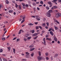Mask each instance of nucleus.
<instances>
[{"instance_id":"1","label":"nucleus","mask_w":61,"mask_h":61,"mask_svg":"<svg viewBox=\"0 0 61 61\" xmlns=\"http://www.w3.org/2000/svg\"><path fill=\"white\" fill-rule=\"evenodd\" d=\"M46 16L48 17H50L51 16V15L50 13L48 12L46 13Z\"/></svg>"},{"instance_id":"2","label":"nucleus","mask_w":61,"mask_h":61,"mask_svg":"<svg viewBox=\"0 0 61 61\" xmlns=\"http://www.w3.org/2000/svg\"><path fill=\"white\" fill-rule=\"evenodd\" d=\"M53 31V32H54L55 31L52 28H50L48 30V31Z\"/></svg>"},{"instance_id":"3","label":"nucleus","mask_w":61,"mask_h":61,"mask_svg":"<svg viewBox=\"0 0 61 61\" xmlns=\"http://www.w3.org/2000/svg\"><path fill=\"white\" fill-rule=\"evenodd\" d=\"M40 34V32H38L36 33H35L34 34H32V36H37L38 35V34Z\"/></svg>"},{"instance_id":"4","label":"nucleus","mask_w":61,"mask_h":61,"mask_svg":"<svg viewBox=\"0 0 61 61\" xmlns=\"http://www.w3.org/2000/svg\"><path fill=\"white\" fill-rule=\"evenodd\" d=\"M35 16L36 17V19H37V20L38 21H40V19L39 18H38V17H39V16L38 15H35Z\"/></svg>"},{"instance_id":"5","label":"nucleus","mask_w":61,"mask_h":61,"mask_svg":"<svg viewBox=\"0 0 61 61\" xmlns=\"http://www.w3.org/2000/svg\"><path fill=\"white\" fill-rule=\"evenodd\" d=\"M54 36V40L55 41H56V42H57V38L55 36Z\"/></svg>"},{"instance_id":"6","label":"nucleus","mask_w":61,"mask_h":61,"mask_svg":"<svg viewBox=\"0 0 61 61\" xmlns=\"http://www.w3.org/2000/svg\"><path fill=\"white\" fill-rule=\"evenodd\" d=\"M37 59H38L39 61H40V60L42 59V57L38 56L37 57Z\"/></svg>"},{"instance_id":"7","label":"nucleus","mask_w":61,"mask_h":61,"mask_svg":"<svg viewBox=\"0 0 61 61\" xmlns=\"http://www.w3.org/2000/svg\"><path fill=\"white\" fill-rule=\"evenodd\" d=\"M43 41L44 42V45H46V38H43Z\"/></svg>"},{"instance_id":"8","label":"nucleus","mask_w":61,"mask_h":61,"mask_svg":"<svg viewBox=\"0 0 61 61\" xmlns=\"http://www.w3.org/2000/svg\"><path fill=\"white\" fill-rule=\"evenodd\" d=\"M50 34L51 35H52V36H54V33H53V32L52 31H51L50 32Z\"/></svg>"},{"instance_id":"9","label":"nucleus","mask_w":61,"mask_h":61,"mask_svg":"<svg viewBox=\"0 0 61 61\" xmlns=\"http://www.w3.org/2000/svg\"><path fill=\"white\" fill-rule=\"evenodd\" d=\"M30 33H32V34H33L34 33V32H35V30H31L30 31Z\"/></svg>"},{"instance_id":"10","label":"nucleus","mask_w":61,"mask_h":61,"mask_svg":"<svg viewBox=\"0 0 61 61\" xmlns=\"http://www.w3.org/2000/svg\"><path fill=\"white\" fill-rule=\"evenodd\" d=\"M7 48L8 50V51H10L11 50V47H7Z\"/></svg>"},{"instance_id":"11","label":"nucleus","mask_w":61,"mask_h":61,"mask_svg":"<svg viewBox=\"0 0 61 61\" xmlns=\"http://www.w3.org/2000/svg\"><path fill=\"white\" fill-rule=\"evenodd\" d=\"M59 15L58 14V13L56 15V18H58L59 17Z\"/></svg>"},{"instance_id":"12","label":"nucleus","mask_w":61,"mask_h":61,"mask_svg":"<svg viewBox=\"0 0 61 61\" xmlns=\"http://www.w3.org/2000/svg\"><path fill=\"white\" fill-rule=\"evenodd\" d=\"M9 13H11L13 12V10H10L8 11Z\"/></svg>"},{"instance_id":"13","label":"nucleus","mask_w":61,"mask_h":61,"mask_svg":"<svg viewBox=\"0 0 61 61\" xmlns=\"http://www.w3.org/2000/svg\"><path fill=\"white\" fill-rule=\"evenodd\" d=\"M35 49V48H32L30 50V51H33V50H34Z\"/></svg>"},{"instance_id":"14","label":"nucleus","mask_w":61,"mask_h":61,"mask_svg":"<svg viewBox=\"0 0 61 61\" xmlns=\"http://www.w3.org/2000/svg\"><path fill=\"white\" fill-rule=\"evenodd\" d=\"M48 12L50 13H52V12H53V10H49Z\"/></svg>"},{"instance_id":"15","label":"nucleus","mask_w":61,"mask_h":61,"mask_svg":"<svg viewBox=\"0 0 61 61\" xmlns=\"http://www.w3.org/2000/svg\"><path fill=\"white\" fill-rule=\"evenodd\" d=\"M58 54H56L55 55L54 57L56 58V57H57V56H58Z\"/></svg>"},{"instance_id":"16","label":"nucleus","mask_w":61,"mask_h":61,"mask_svg":"<svg viewBox=\"0 0 61 61\" xmlns=\"http://www.w3.org/2000/svg\"><path fill=\"white\" fill-rule=\"evenodd\" d=\"M46 40H48L49 41H51V39L50 38H47L46 39Z\"/></svg>"},{"instance_id":"17","label":"nucleus","mask_w":61,"mask_h":61,"mask_svg":"<svg viewBox=\"0 0 61 61\" xmlns=\"http://www.w3.org/2000/svg\"><path fill=\"white\" fill-rule=\"evenodd\" d=\"M42 25L43 26H45V25H46V23H43Z\"/></svg>"},{"instance_id":"18","label":"nucleus","mask_w":61,"mask_h":61,"mask_svg":"<svg viewBox=\"0 0 61 61\" xmlns=\"http://www.w3.org/2000/svg\"><path fill=\"white\" fill-rule=\"evenodd\" d=\"M38 53L39 56H41V52L40 51H39Z\"/></svg>"},{"instance_id":"19","label":"nucleus","mask_w":61,"mask_h":61,"mask_svg":"<svg viewBox=\"0 0 61 61\" xmlns=\"http://www.w3.org/2000/svg\"><path fill=\"white\" fill-rule=\"evenodd\" d=\"M54 27L55 30H57V29H58V28H57V27H56L55 26H54Z\"/></svg>"},{"instance_id":"20","label":"nucleus","mask_w":61,"mask_h":61,"mask_svg":"<svg viewBox=\"0 0 61 61\" xmlns=\"http://www.w3.org/2000/svg\"><path fill=\"white\" fill-rule=\"evenodd\" d=\"M19 10H21V5H19Z\"/></svg>"},{"instance_id":"21","label":"nucleus","mask_w":61,"mask_h":61,"mask_svg":"<svg viewBox=\"0 0 61 61\" xmlns=\"http://www.w3.org/2000/svg\"><path fill=\"white\" fill-rule=\"evenodd\" d=\"M5 2L7 4H9V1H8V0H6L5 1Z\"/></svg>"},{"instance_id":"22","label":"nucleus","mask_w":61,"mask_h":61,"mask_svg":"<svg viewBox=\"0 0 61 61\" xmlns=\"http://www.w3.org/2000/svg\"><path fill=\"white\" fill-rule=\"evenodd\" d=\"M47 3L49 5H51V4H52V3H51V2H50V1H49Z\"/></svg>"},{"instance_id":"23","label":"nucleus","mask_w":61,"mask_h":61,"mask_svg":"<svg viewBox=\"0 0 61 61\" xmlns=\"http://www.w3.org/2000/svg\"><path fill=\"white\" fill-rule=\"evenodd\" d=\"M46 8L47 10H49V7L48 6H47L46 7Z\"/></svg>"},{"instance_id":"24","label":"nucleus","mask_w":61,"mask_h":61,"mask_svg":"<svg viewBox=\"0 0 61 61\" xmlns=\"http://www.w3.org/2000/svg\"><path fill=\"white\" fill-rule=\"evenodd\" d=\"M22 30L21 29L20 30V31H19L18 33L19 34H20L21 33V31H22Z\"/></svg>"},{"instance_id":"25","label":"nucleus","mask_w":61,"mask_h":61,"mask_svg":"<svg viewBox=\"0 0 61 61\" xmlns=\"http://www.w3.org/2000/svg\"><path fill=\"white\" fill-rule=\"evenodd\" d=\"M25 21V19H23V20L21 22V24H22Z\"/></svg>"},{"instance_id":"26","label":"nucleus","mask_w":61,"mask_h":61,"mask_svg":"<svg viewBox=\"0 0 61 61\" xmlns=\"http://www.w3.org/2000/svg\"><path fill=\"white\" fill-rule=\"evenodd\" d=\"M13 53H14V54H15V49L14 48L13 49Z\"/></svg>"},{"instance_id":"27","label":"nucleus","mask_w":61,"mask_h":61,"mask_svg":"<svg viewBox=\"0 0 61 61\" xmlns=\"http://www.w3.org/2000/svg\"><path fill=\"white\" fill-rule=\"evenodd\" d=\"M25 54L26 55H29L30 53L28 52H25Z\"/></svg>"},{"instance_id":"28","label":"nucleus","mask_w":61,"mask_h":61,"mask_svg":"<svg viewBox=\"0 0 61 61\" xmlns=\"http://www.w3.org/2000/svg\"><path fill=\"white\" fill-rule=\"evenodd\" d=\"M28 25H34L31 23H30L28 24Z\"/></svg>"},{"instance_id":"29","label":"nucleus","mask_w":61,"mask_h":61,"mask_svg":"<svg viewBox=\"0 0 61 61\" xmlns=\"http://www.w3.org/2000/svg\"><path fill=\"white\" fill-rule=\"evenodd\" d=\"M50 7H51L53 5V4L51 3V4L50 5Z\"/></svg>"},{"instance_id":"30","label":"nucleus","mask_w":61,"mask_h":61,"mask_svg":"<svg viewBox=\"0 0 61 61\" xmlns=\"http://www.w3.org/2000/svg\"><path fill=\"white\" fill-rule=\"evenodd\" d=\"M2 40H3L4 41V40H5V38H2Z\"/></svg>"},{"instance_id":"31","label":"nucleus","mask_w":61,"mask_h":61,"mask_svg":"<svg viewBox=\"0 0 61 61\" xmlns=\"http://www.w3.org/2000/svg\"><path fill=\"white\" fill-rule=\"evenodd\" d=\"M57 24H59V22H58V21L57 20H55Z\"/></svg>"},{"instance_id":"32","label":"nucleus","mask_w":61,"mask_h":61,"mask_svg":"<svg viewBox=\"0 0 61 61\" xmlns=\"http://www.w3.org/2000/svg\"><path fill=\"white\" fill-rule=\"evenodd\" d=\"M31 37H27V39H28V40H30V39H31Z\"/></svg>"},{"instance_id":"33","label":"nucleus","mask_w":61,"mask_h":61,"mask_svg":"<svg viewBox=\"0 0 61 61\" xmlns=\"http://www.w3.org/2000/svg\"><path fill=\"white\" fill-rule=\"evenodd\" d=\"M25 15L23 16L22 17V19H25Z\"/></svg>"},{"instance_id":"34","label":"nucleus","mask_w":61,"mask_h":61,"mask_svg":"<svg viewBox=\"0 0 61 61\" xmlns=\"http://www.w3.org/2000/svg\"><path fill=\"white\" fill-rule=\"evenodd\" d=\"M18 6V5H17V4H15V6L16 8H17Z\"/></svg>"},{"instance_id":"35","label":"nucleus","mask_w":61,"mask_h":61,"mask_svg":"<svg viewBox=\"0 0 61 61\" xmlns=\"http://www.w3.org/2000/svg\"><path fill=\"white\" fill-rule=\"evenodd\" d=\"M46 60H49V58H48V57H46Z\"/></svg>"},{"instance_id":"36","label":"nucleus","mask_w":61,"mask_h":61,"mask_svg":"<svg viewBox=\"0 0 61 61\" xmlns=\"http://www.w3.org/2000/svg\"><path fill=\"white\" fill-rule=\"evenodd\" d=\"M34 53H32L31 54V55L32 57H33L34 56Z\"/></svg>"},{"instance_id":"37","label":"nucleus","mask_w":61,"mask_h":61,"mask_svg":"<svg viewBox=\"0 0 61 61\" xmlns=\"http://www.w3.org/2000/svg\"><path fill=\"white\" fill-rule=\"evenodd\" d=\"M53 8H57V7L56 6H53Z\"/></svg>"},{"instance_id":"38","label":"nucleus","mask_w":61,"mask_h":61,"mask_svg":"<svg viewBox=\"0 0 61 61\" xmlns=\"http://www.w3.org/2000/svg\"><path fill=\"white\" fill-rule=\"evenodd\" d=\"M45 54L46 56H47L48 55V54L47 53H46Z\"/></svg>"},{"instance_id":"39","label":"nucleus","mask_w":61,"mask_h":61,"mask_svg":"<svg viewBox=\"0 0 61 61\" xmlns=\"http://www.w3.org/2000/svg\"><path fill=\"white\" fill-rule=\"evenodd\" d=\"M3 61H6V60L5 58H3Z\"/></svg>"},{"instance_id":"40","label":"nucleus","mask_w":61,"mask_h":61,"mask_svg":"<svg viewBox=\"0 0 61 61\" xmlns=\"http://www.w3.org/2000/svg\"><path fill=\"white\" fill-rule=\"evenodd\" d=\"M1 7H3V5L1 4H0V9L1 8Z\"/></svg>"},{"instance_id":"41","label":"nucleus","mask_w":61,"mask_h":61,"mask_svg":"<svg viewBox=\"0 0 61 61\" xmlns=\"http://www.w3.org/2000/svg\"><path fill=\"white\" fill-rule=\"evenodd\" d=\"M32 5L34 6H35V5H36V3H33L32 4Z\"/></svg>"},{"instance_id":"42","label":"nucleus","mask_w":61,"mask_h":61,"mask_svg":"<svg viewBox=\"0 0 61 61\" xmlns=\"http://www.w3.org/2000/svg\"><path fill=\"white\" fill-rule=\"evenodd\" d=\"M38 37V36H36L35 38H34V39H36V38Z\"/></svg>"},{"instance_id":"43","label":"nucleus","mask_w":61,"mask_h":61,"mask_svg":"<svg viewBox=\"0 0 61 61\" xmlns=\"http://www.w3.org/2000/svg\"><path fill=\"white\" fill-rule=\"evenodd\" d=\"M46 24L47 25V26H49V23L48 22H47L46 23Z\"/></svg>"},{"instance_id":"44","label":"nucleus","mask_w":61,"mask_h":61,"mask_svg":"<svg viewBox=\"0 0 61 61\" xmlns=\"http://www.w3.org/2000/svg\"><path fill=\"white\" fill-rule=\"evenodd\" d=\"M22 61H26V59H23L22 60Z\"/></svg>"},{"instance_id":"45","label":"nucleus","mask_w":61,"mask_h":61,"mask_svg":"<svg viewBox=\"0 0 61 61\" xmlns=\"http://www.w3.org/2000/svg\"><path fill=\"white\" fill-rule=\"evenodd\" d=\"M22 5L23 6H25V4L24 3H22Z\"/></svg>"},{"instance_id":"46","label":"nucleus","mask_w":61,"mask_h":61,"mask_svg":"<svg viewBox=\"0 0 61 61\" xmlns=\"http://www.w3.org/2000/svg\"><path fill=\"white\" fill-rule=\"evenodd\" d=\"M58 13V15L59 16H60V17H61V14L60 13Z\"/></svg>"},{"instance_id":"47","label":"nucleus","mask_w":61,"mask_h":61,"mask_svg":"<svg viewBox=\"0 0 61 61\" xmlns=\"http://www.w3.org/2000/svg\"><path fill=\"white\" fill-rule=\"evenodd\" d=\"M3 52V49H0V52Z\"/></svg>"},{"instance_id":"48","label":"nucleus","mask_w":61,"mask_h":61,"mask_svg":"<svg viewBox=\"0 0 61 61\" xmlns=\"http://www.w3.org/2000/svg\"><path fill=\"white\" fill-rule=\"evenodd\" d=\"M40 3L41 4H42V5H43V1H40Z\"/></svg>"},{"instance_id":"49","label":"nucleus","mask_w":61,"mask_h":61,"mask_svg":"<svg viewBox=\"0 0 61 61\" xmlns=\"http://www.w3.org/2000/svg\"><path fill=\"white\" fill-rule=\"evenodd\" d=\"M54 12H55V13H56V12H58V11L56 10H54Z\"/></svg>"},{"instance_id":"50","label":"nucleus","mask_w":61,"mask_h":61,"mask_svg":"<svg viewBox=\"0 0 61 61\" xmlns=\"http://www.w3.org/2000/svg\"><path fill=\"white\" fill-rule=\"evenodd\" d=\"M29 36V35L27 34L26 35V37H27V36Z\"/></svg>"},{"instance_id":"51","label":"nucleus","mask_w":61,"mask_h":61,"mask_svg":"<svg viewBox=\"0 0 61 61\" xmlns=\"http://www.w3.org/2000/svg\"><path fill=\"white\" fill-rule=\"evenodd\" d=\"M32 47H33V46L32 45H30V46H29V47L30 48H31Z\"/></svg>"},{"instance_id":"52","label":"nucleus","mask_w":61,"mask_h":61,"mask_svg":"<svg viewBox=\"0 0 61 61\" xmlns=\"http://www.w3.org/2000/svg\"><path fill=\"white\" fill-rule=\"evenodd\" d=\"M25 6L26 7H28V6H29L27 4H26L25 5Z\"/></svg>"},{"instance_id":"53","label":"nucleus","mask_w":61,"mask_h":61,"mask_svg":"<svg viewBox=\"0 0 61 61\" xmlns=\"http://www.w3.org/2000/svg\"><path fill=\"white\" fill-rule=\"evenodd\" d=\"M36 29H38L39 28V27H38V26H36Z\"/></svg>"},{"instance_id":"54","label":"nucleus","mask_w":61,"mask_h":61,"mask_svg":"<svg viewBox=\"0 0 61 61\" xmlns=\"http://www.w3.org/2000/svg\"><path fill=\"white\" fill-rule=\"evenodd\" d=\"M39 27L41 29H42V27L40 26H39Z\"/></svg>"},{"instance_id":"55","label":"nucleus","mask_w":61,"mask_h":61,"mask_svg":"<svg viewBox=\"0 0 61 61\" xmlns=\"http://www.w3.org/2000/svg\"><path fill=\"white\" fill-rule=\"evenodd\" d=\"M16 37H15V38H14L13 39H12L13 40H15V39H16Z\"/></svg>"},{"instance_id":"56","label":"nucleus","mask_w":61,"mask_h":61,"mask_svg":"<svg viewBox=\"0 0 61 61\" xmlns=\"http://www.w3.org/2000/svg\"><path fill=\"white\" fill-rule=\"evenodd\" d=\"M22 19H19V21L20 22V21H21L22 20Z\"/></svg>"},{"instance_id":"57","label":"nucleus","mask_w":61,"mask_h":61,"mask_svg":"<svg viewBox=\"0 0 61 61\" xmlns=\"http://www.w3.org/2000/svg\"><path fill=\"white\" fill-rule=\"evenodd\" d=\"M19 40H20L18 39H17L16 40V41H19Z\"/></svg>"},{"instance_id":"58","label":"nucleus","mask_w":61,"mask_h":61,"mask_svg":"<svg viewBox=\"0 0 61 61\" xmlns=\"http://www.w3.org/2000/svg\"><path fill=\"white\" fill-rule=\"evenodd\" d=\"M37 9L38 10H40V9L39 7H37Z\"/></svg>"},{"instance_id":"59","label":"nucleus","mask_w":61,"mask_h":61,"mask_svg":"<svg viewBox=\"0 0 61 61\" xmlns=\"http://www.w3.org/2000/svg\"><path fill=\"white\" fill-rule=\"evenodd\" d=\"M35 16H31V17H33V18H35Z\"/></svg>"},{"instance_id":"60","label":"nucleus","mask_w":61,"mask_h":61,"mask_svg":"<svg viewBox=\"0 0 61 61\" xmlns=\"http://www.w3.org/2000/svg\"><path fill=\"white\" fill-rule=\"evenodd\" d=\"M45 32V31L44 30H43L42 32V33H44Z\"/></svg>"},{"instance_id":"61","label":"nucleus","mask_w":61,"mask_h":61,"mask_svg":"<svg viewBox=\"0 0 61 61\" xmlns=\"http://www.w3.org/2000/svg\"><path fill=\"white\" fill-rule=\"evenodd\" d=\"M57 1V0H53V1L54 2H56Z\"/></svg>"},{"instance_id":"62","label":"nucleus","mask_w":61,"mask_h":61,"mask_svg":"<svg viewBox=\"0 0 61 61\" xmlns=\"http://www.w3.org/2000/svg\"><path fill=\"white\" fill-rule=\"evenodd\" d=\"M60 41H58L57 42V43H58V44H60Z\"/></svg>"},{"instance_id":"63","label":"nucleus","mask_w":61,"mask_h":61,"mask_svg":"<svg viewBox=\"0 0 61 61\" xmlns=\"http://www.w3.org/2000/svg\"><path fill=\"white\" fill-rule=\"evenodd\" d=\"M45 28H46V29H48V27L46 26L45 27Z\"/></svg>"},{"instance_id":"64","label":"nucleus","mask_w":61,"mask_h":61,"mask_svg":"<svg viewBox=\"0 0 61 61\" xmlns=\"http://www.w3.org/2000/svg\"><path fill=\"white\" fill-rule=\"evenodd\" d=\"M51 43H55V41H53L51 42Z\"/></svg>"}]
</instances>
